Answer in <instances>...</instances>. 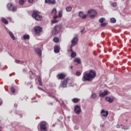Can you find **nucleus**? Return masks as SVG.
I'll return each instance as SVG.
<instances>
[{"instance_id":"36","label":"nucleus","mask_w":131,"mask_h":131,"mask_svg":"<svg viewBox=\"0 0 131 131\" xmlns=\"http://www.w3.org/2000/svg\"><path fill=\"white\" fill-rule=\"evenodd\" d=\"M76 75L77 76H80V75H81V73L80 72L77 71L76 73Z\"/></svg>"},{"instance_id":"14","label":"nucleus","mask_w":131,"mask_h":131,"mask_svg":"<svg viewBox=\"0 0 131 131\" xmlns=\"http://www.w3.org/2000/svg\"><path fill=\"white\" fill-rule=\"evenodd\" d=\"M45 4H48V5H56V0H45Z\"/></svg>"},{"instance_id":"3","label":"nucleus","mask_w":131,"mask_h":131,"mask_svg":"<svg viewBox=\"0 0 131 131\" xmlns=\"http://www.w3.org/2000/svg\"><path fill=\"white\" fill-rule=\"evenodd\" d=\"M40 130L41 131H48V123L46 121H42L39 123Z\"/></svg>"},{"instance_id":"37","label":"nucleus","mask_w":131,"mask_h":131,"mask_svg":"<svg viewBox=\"0 0 131 131\" xmlns=\"http://www.w3.org/2000/svg\"><path fill=\"white\" fill-rule=\"evenodd\" d=\"M112 6L114 7V8H116V7H117V3H113L112 4Z\"/></svg>"},{"instance_id":"26","label":"nucleus","mask_w":131,"mask_h":131,"mask_svg":"<svg viewBox=\"0 0 131 131\" xmlns=\"http://www.w3.org/2000/svg\"><path fill=\"white\" fill-rule=\"evenodd\" d=\"M71 57L72 58H75V57H76V53L75 52L72 53L71 54Z\"/></svg>"},{"instance_id":"21","label":"nucleus","mask_w":131,"mask_h":131,"mask_svg":"<svg viewBox=\"0 0 131 131\" xmlns=\"http://www.w3.org/2000/svg\"><path fill=\"white\" fill-rule=\"evenodd\" d=\"M2 21L3 23H4V24L7 25L9 24V21H8V20H7V19H6L5 18L3 17L2 19Z\"/></svg>"},{"instance_id":"32","label":"nucleus","mask_w":131,"mask_h":131,"mask_svg":"<svg viewBox=\"0 0 131 131\" xmlns=\"http://www.w3.org/2000/svg\"><path fill=\"white\" fill-rule=\"evenodd\" d=\"M53 41H54V42H59V38L58 37H55L53 39Z\"/></svg>"},{"instance_id":"48","label":"nucleus","mask_w":131,"mask_h":131,"mask_svg":"<svg viewBox=\"0 0 131 131\" xmlns=\"http://www.w3.org/2000/svg\"><path fill=\"white\" fill-rule=\"evenodd\" d=\"M83 31H84V29H83L81 31V33H82Z\"/></svg>"},{"instance_id":"8","label":"nucleus","mask_w":131,"mask_h":131,"mask_svg":"<svg viewBox=\"0 0 131 131\" xmlns=\"http://www.w3.org/2000/svg\"><path fill=\"white\" fill-rule=\"evenodd\" d=\"M34 30L35 34H39V33L42 31V28L39 26H35L34 28Z\"/></svg>"},{"instance_id":"35","label":"nucleus","mask_w":131,"mask_h":131,"mask_svg":"<svg viewBox=\"0 0 131 131\" xmlns=\"http://www.w3.org/2000/svg\"><path fill=\"white\" fill-rule=\"evenodd\" d=\"M106 25H107V23H102L101 24V27H105V26H106Z\"/></svg>"},{"instance_id":"23","label":"nucleus","mask_w":131,"mask_h":131,"mask_svg":"<svg viewBox=\"0 0 131 131\" xmlns=\"http://www.w3.org/2000/svg\"><path fill=\"white\" fill-rule=\"evenodd\" d=\"M30 37L29 35H24L23 36V39L25 40L26 39H29Z\"/></svg>"},{"instance_id":"39","label":"nucleus","mask_w":131,"mask_h":131,"mask_svg":"<svg viewBox=\"0 0 131 131\" xmlns=\"http://www.w3.org/2000/svg\"><path fill=\"white\" fill-rule=\"evenodd\" d=\"M19 4H20L21 6L23 5L24 4V0H19Z\"/></svg>"},{"instance_id":"24","label":"nucleus","mask_w":131,"mask_h":131,"mask_svg":"<svg viewBox=\"0 0 131 131\" xmlns=\"http://www.w3.org/2000/svg\"><path fill=\"white\" fill-rule=\"evenodd\" d=\"M66 9L67 12H71V11L72 10V8L71 7V6H69L67 7Z\"/></svg>"},{"instance_id":"10","label":"nucleus","mask_w":131,"mask_h":131,"mask_svg":"<svg viewBox=\"0 0 131 131\" xmlns=\"http://www.w3.org/2000/svg\"><path fill=\"white\" fill-rule=\"evenodd\" d=\"M78 41V39L77 38V37H75L74 38H73L72 40L71 48H72V47H74V46H76V45H77Z\"/></svg>"},{"instance_id":"53","label":"nucleus","mask_w":131,"mask_h":131,"mask_svg":"<svg viewBox=\"0 0 131 131\" xmlns=\"http://www.w3.org/2000/svg\"><path fill=\"white\" fill-rule=\"evenodd\" d=\"M2 126H0V131H2Z\"/></svg>"},{"instance_id":"18","label":"nucleus","mask_w":131,"mask_h":131,"mask_svg":"<svg viewBox=\"0 0 131 131\" xmlns=\"http://www.w3.org/2000/svg\"><path fill=\"white\" fill-rule=\"evenodd\" d=\"M79 17L82 18V19H85L86 18V17H88V15L86 14H84L83 12H82V11H80L79 12Z\"/></svg>"},{"instance_id":"17","label":"nucleus","mask_w":131,"mask_h":131,"mask_svg":"<svg viewBox=\"0 0 131 131\" xmlns=\"http://www.w3.org/2000/svg\"><path fill=\"white\" fill-rule=\"evenodd\" d=\"M34 51L38 56L39 57L41 56V50L40 49L38 48H35Z\"/></svg>"},{"instance_id":"22","label":"nucleus","mask_w":131,"mask_h":131,"mask_svg":"<svg viewBox=\"0 0 131 131\" xmlns=\"http://www.w3.org/2000/svg\"><path fill=\"white\" fill-rule=\"evenodd\" d=\"M72 102H73V103H78L79 102V101H80V99H78V98H73L72 100Z\"/></svg>"},{"instance_id":"30","label":"nucleus","mask_w":131,"mask_h":131,"mask_svg":"<svg viewBox=\"0 0 131 131\" xmlns=\"http://www.w3.org/2000/svg\"><path fill=\"white\" fill-rule=\"evenodd\" d=\"M105 20H106V19L105 18H101L100 19H99V22L100 23H103L104 21H105Z\"/></svg>"},{"instance_id":"47","label":"nucleus","mask_w":131,"mask_h":131,"mask_svg":"<svg viewBox=\"0 0 131 131\" xmlns=\"http://www.w3.org/2000/svg\"><path fill=\"white\" fill-rule=\"evenodd\" d=\"M49 105H53V102H50V103H49Z\"/></svg>"},{"instance_id":"44","label":"nucleus","mask_w":131,"mask_h":131,"mask_svg":"<svg viewBox=\"0 0 131 131\" xmlns=\"http://www.w3.org/2000/svg\"><path fill=\"white\" fill-rule=\"evenodd\" d=\"M122 129H128L127 127H125V126H123L122 127Z\"/></svg>"},{"instance_id":"38","label":"nucleus","mask_w":131,"mask_h":131,"mask_svg":"<svg viewBox=\"0 0 131 131\" xmlns=\"http://www.w3.org/2000/svg\"><path fill=\"white\" fill-rule=\"evenodd\" d=\"M52 23H53V24L55 23H58V20L54 18V19L52 20Z\"/></svg>"},{"instance_id":"41","label":"nucleus","mask_w":131,"mask_h":131,"mask_svg":"<svg viewBox=\"0 0 131 131\" xmlns=\"http://www.w3.org/2000/svg\"><path fill=\"white\" fill-rule=\"evenodd\" d=\"M59 17V16L58 15H54V16H53V18H54V19H57V18H58Z\"/></svg>"},{"instance_id":"40","label":"nucleus","mask_w":131,"mask_h":131,"mask_svg":"<svg viewBox=\"0 0 131 131\" xmlns=\"http://www.w3.org/2000/svg\"><path fill=\"white\" fill-rule=\"evenodd\" d=\"M7 19L10 21V22H13V19L11 17H8Z\"/></svg>"},{"instance_id":"5","label":"nucleus","mask_w":131,"mask_h":131,"mask_svg":"<svg viewBox=\"0 0 131 131\" xmlns=\"http://www.w3.org/2000/svg\"><path fill=\"white\" fill-rule=\"evenodd\" d=\"M62 29V25H58L57 26H55L54 27V28L53 29V31H52L53 34L54 35H56V34H58L60 32V30Z\"/></svg>"},{"instance_id":"27","label":"nucleus","mask_w":131,"mask_h":131,"mask_svg":"<svg viewBox=\"0 0 131 131\" xmlns=\"http://www.w3.org/2000/svg\"><path fill=\"white\" fill-rule=\"evenodd\" d=\"M48 96L50 97V98H55V94L54 93H49Z\"/></svg>"},{"instance_id":"51","label":"nucleus","mask_w":131,"mask_h":131,"mask_svg":"<svg viewBox=\"0 0 131 131\" xmlns=\"http://www.w3.org/2000/svg\"><path fill=\"white\" fill-rule=\"evenodd\" d=\"M56 101H57V102H59V100H58V99H57L56 98H55Z\"/></svg>"},{"instance_id":"46","label":"nucleus","mask_w":131,"mask_h":131,"mask_svg":"<svg viewBox=\"0 0 131 131\" xmlns=\"http://www.w3.org/2000/svg\"><path fill=\"white\" fill-rule=\"evenodd\" d=\"M15 62L19 63L20 62V60H15Z\"/></svg>"},{"instance_id":"49","label":"nucleus","mask_w":131,"mask_h":131,"mask_svg":"<svg viewBox=\"0 0 131 131\" xmlns=\"http://www.w3.org/2000/svg\"><path fill=\"white\" fill-rule=\"evenodd\" d=\"M120 127V126H119V125H117V128H119Z\"/></svg>"},{"instance_id":"9","label":"nucleus","mask_w":131,"mask_h":131,"mask_svg":"<svg viewBox=\"0 0 131 131\" xmlns=\"http://www.w3.org/2000/svg\"><path fill=\"white\" fill-rule=\"evenodd\" d=\"M100 114L105 118L108 117V115L109 114V112L108 111H105V110L102 109L101 111Z\"/></svg>"},{"instance_id":"50","label":"nucleus","mask_w":131,"mask_h":131,"mask_svg":"<svg viewBox=\"0 0 131 131\" xmlns=\"http://www.w3.org/2000/svg\"><path fill=\"white\" fill-rule=\"evenodd\" d=\"M70 68H71V69H73V66H71L70 67Z\"/></svg>"},{"instance_id":"45","label":"nucleus","mask_w":131,"mask_h":131,"mask_svg":"<svg viewBox=\"0 0 131 131\" xmlns=\"http://www.w3.org/2000/svg\"><path fill=\"white\" fill-rule=\"evenodd\" d=\"M72 47H71V49H70V52H71L72 53H74V52H73V50H72Z\"/></svg>"},{"instance_id":"34","label":"nucleus","mask_w":131,"mask_h":131,"mask_svg":"<svg viewBox=\"0 0 131 131\" xmlns=\"http://www.w3.org/2000/svg\"><path fill=\"white\" fill-rule=\"evenodd\" d=\"M10 91L13 94H15V88H14L13 87H11L10 89Z\"/></svg>"},{"instance_id":"33","label":"nucleus","mask_w":131,"mask_h":131,"mask_svg":"<svg viewBox=\"0 0 131 131\" xmlns=\"http://www.w3.org/2000/svg\"><path fill=\"white\" fill-rule=\"evenodd\" d=\"M52 14H57V9L54 8L52 11Z\"/></svg>"},{"instance_id":"4","label":"nucleus","mask_w":131,"mask_h":131,"mask_svg":"<svg viewBox=\"0 0 131 131\" xmlns=\"http://www.w3.org/2000/svg\"><path fill=\"white\" fill-rule=\"evenodd\" d=\"M87 13L88 16H89L90 18H92V19H94V18H95V17H96L97 15H98L97 11L93 9L89 10L88 11Z\"/></svg>"},{"instance_id":"29","label":"nucleus","mask_w":131,"mask_h":131,"mask_svg":"<svg viewBox=\"0 0 131 131\" xmlns=\"http://www.w3.org/2000/svg\"><path fill=\"white\" fill-rule=\"evenodd\" d=\"M111 23H115L116 22V19L115 18H111Z\"/></svg>"},{"instance_id":"2","label":"nucleus","mask_w":131,"mask_h":131,"mask_svg":"<svg viewBox=\"0 0 131 131\" xmlns=\"http://www.w3.org/2000/svg\"><path fill=\"white\" fill-rule=\"evenodd\" d=\"M32 17H33L37 21H41L42 16L39 15V11L34 10L32 13Z\"/></svg>"},{"instance_id":"42","label":"nucleus","mask_w":131,"mask_h":131,"mask_svg":"<svg viewBox=\"0 0 131 131\" xmlns=\"http://www.w3.org/2000/svg\"><path fill=\"white\" fill-rule=\"evenodd\" d=\"M29 4H32L33 3V0H28Z\"/></svg>"},{"instance_id":"25","label":"nucleus","mask_w":131,"mask_h":131,"mask_svg":"<svg viewBox=\"0 0 131 131\" xmlns=\"http://www.w3.org/2000/svg\"><path fill=\"white\" fill-rule=\"evenodd\" d=\"M62 14H63V11H62V10H60V11H59L58 12L59 18H62Z\"/></svg>"},{"instance_id":"6","label":"nucleus","mask_w":131,"mask_h":131,"mask_svg":"<svg viewBox=\"0 0 131 131\" xmlns=\"http://www.w3.org/2000/svg\"><path fill=\"white\" fill-rule=\"evenodd\" d=\"M7 8L9 11H12V12H16L17 11V6H13L12 3H9L7 5Z\"/></svg>"},{"instance_id":"13","label":"nucleus","mask_w":131,"mask_h":131,"mask_svg":"<svg viewBox=\"0 0 131 131\" xmlns=\"http://www.w3.org/2000/svg\"><path fill=\"white\" fill-rule=\"evenodd\" d=\"M114 97H105V101L106 102H108V103H113V102H114Z\"/></svg>"},{"instance_id":"52","label":"nucleus","mask_w":131,"mask_h":131,"mask_svg":"<svg viewBox=\"0 0 131 131\" xmlns=\"http://www.w3.org/2000/svg\"><path fill=\"white\" fill-rule=\"evenodd\" d=\"M14 107H17V104H14Z\"/></svg>"},{"instance_id":"15","label":"nucleus","mask_w":131,"mask_h":131,"mask_svg":"<svg viewBox=\"0 0 131 131\" xmlns=\"http://www.w3.org/2000/svg\"><path fill=\"white\" fill-rule=\"evenodd\" d=\"M81 112V110L80 109V107L79 105H76L75 107V112L76 114H79Z\"/></svg>"},{"instance_id":"1","label":"nucleus","mask_w":131,"mask_h":131,"mask_svg":"<svg viewBox=\"0 0 131 131\" xmlns=\"http://www.w3.org/2000/svg\"><path fill=\"white\" fill-rule=\"evenodd\" d=\"M96 71L91 70L89 72H85L83 74L82 77V81L85 82V81H93V80L96 77Z\"/></svg>"},{"instance_id":"11","label":"nucleus","mask_w":131,"mask_h":131,"mask_svg":"<svg viewBox=\"0 0 131 131\" xmlns=\"http://www.w3.org/2000/svg\"><path fill=\"white\" fill-rule=\"evenodd\" d=\"M56 77L57 79H64L65 77H66V75L64 74L63 73H60L58 75H57Z\"/></svg>"},{"instance_id":"55","label":"nucleus","mask_w":131,"mask_h":131,"mask_svg":"<svg viewBox=\"0 0 131 131\" xmlns=\"http://www.w3.org/2000/svg\"><path fill=\"white\" fill-rule=\"evenodd\" d=\"M20 117H22V116H20Z\"/></svg>"},{"instance_id":"28","label":"nucleus","mask_w":131,"mask_h":131,"mask_svg":"<svg viewBox=\"0 0 131 131\" xmlns=\"http://www.w3.org/2000/svg\"><path fill=\"white\" fill-rule=\"evenodd\" d=\"M91 98L92 99H96V98H97V94H96V93L92 94L91 95Z\"/></svg>"},{"instance_id":"19","label":"nucleus","mask_w":131,"mask_h":131,"mask_svg":"<svg viewBox=\"0 0 131 131\" xmlns=\"http://www.w3.org/2000/svg\"><path fill=\"white\" fill-rule=\"evenodd\" d=\"M54 53H56V54H58V53H59L60 52V46H56L54 47Z\"/></svg>"},{"instance_id":"16","label":"nucleus","mask_w":131,"mask_h":131,"mask_svg":"<svg viewBox=\"0 0 131 131\" xmlns=\"http://www.w3.org/2000/svg\"><path fill=\"white\" fill-rule=\"evenodd\" d=\"M6 31L9 33L10 36L13 39V40H15L16 39V38L15 37V36H14V34H13V33L12 32L10 31V30L6 28Z\"/></svg>"},{"instance_id":"20","label":"nucleus","mask_w":131,"mask_h":131,"mask_svg":"<svg viewBox=\"0 0 131 131\" xmlns=\"http://www.w3.org/2000/svg\"><path fill=\"white\" fill-rule=\"evenodd\" d=\"M74 62L78 63V64H80L81 63V60L80 58H76L74 59Z\"/></svg>"},{"instance_id":"7","label":"nucleus","mask_w":131,"mask_h":131,"mask_svg":"<svg viewBox=\"0 0 131 131\" xmlns=\"http://www.w3.org/2000/svg\"><path fill=\"white\" fill-rule=\"evenodd\" d=\"M70 79L69 78H67L63 81L61 82L60 84L61 88H67V83H68V81H69Z\"/></svg>"},{"instance_id":"54","label":"nucleus","mask_w":131,"mask_h":131,"mask_svg":"<svg viewBox=\"0 0 131 131\" xmlns=\"http://www.w3.org/2000/svg\"><path fill=\"white\" fill-rule=\"evenodd\" d=\"M70 85H71V86H72V85H71V84H70Z\"/></svg>"},{"instance_id":"43","label":"nucleus","mask_w":131,"mask_h":131,"mask_svg":"<svg viewBox=\"0 0 131 131\" xmlns=\"http://www.w3.org/2000/svg\"><path fill=\"white\" fill-rule=\"evenodd\" d=\"M2 104H3V100H2V99H0V106H1Z\"/></svg>"},{"instance_id":"12","label":"nucleus","mask_w":131,"mask_h":131,"mask_svg":"<svg viewBox=\"0 0 131 131\" xmlns=\"http://www.w3.org/2000/svg\"><path fill=\"white\" fill-rule=\"evenodd\" d=\"M108 95V91L104 90V92L99 93V97L101 98H104V97L107 96Z\"/></svg>"},{"instance_id":"31","label":"nucleus","mask_w":131,"mask_h":131,"mask_svg":"<svg viewBox=\"0 0 131 131\" xmlns=\"http://www.w3.org/2000/svg\"><path fill=\"white\" fill-rule=\"evenodd\" d=\"M38 82L39 83V85H42V82H41V78H38Z\"/></svg>"}]
</instances>
